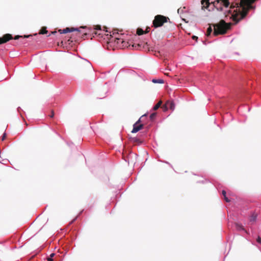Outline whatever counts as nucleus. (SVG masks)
<instances>
[{
    "label": "nucleus",
    "instance_id": "nucleus-36",
    "mask_svg": "<svg viewBox=\"0 0 261 261\" xmlns=\"http://www.w3.org/2000/svg\"><path fill=\"white\" fill-rule=\"evenodd\" d=\"M179 11H180V9H178V13L179 12Z\"/></svg>",
    "mask_w": 261,
    "mask_h": 261
},
{
    "label": "nucleus",
    "instance_id": "nucleus-16",
    "mask_svg": "<svg viewBox=\"0 0 261 261\" xmlns=\"http://www.w3.org/2000/svg\"><path fill=\"white\" fill-rule=\"evenodd\" d=\"M47 33V31L46 30V28L45 27H43L40 31V34H45Z\"/></svg>",
    "mask_w": 261,
    "mask_h": 261
},
{
    "label": "nucleus",
    "instance_id": "nucleus-28",
    "mask_svg": "<svg viewBox=\"0 0 261 261\" xmlns=\"http://www.w3.org/2000/svg\"><path fill=\"white\" fill-rule=\"evenodd\" d=\"M6 134H4L3 136V137H2V140H4L5 138H6Z\"/></svg>",
    "mask_w": 261,
    "mask_h": 261
},
{
    "label": "nucleus",
    "instance_id": "nucleus-22",
    "mask_svg": "<svg viewBox=\"0 0 261 261\" xmlns=\"http://www.w3.org/2000/svg\"><path fill=\"white\" fill-rule=\"evenodd\" d=\"M55 253H51L50 255V256L47 258V261H54L53 257L54 256Z\"/></svg>",
    "mask_w": 261,
    "mask_h": 261
},
{
    "label": "nucleus",
    "instance_id": "nucleus-14",
    "mask_svg": "<svg viewBox=\"0 0 261 261\" xmlns=\"http://www.w3.org/2000/svg\"><path fill=\"white\" fill-rule=\"evenodd\" d=\"M235 225H236V229L238 230H245L244 228V227L241 224H240L237 223L235 224Z\"/></svg>",
    "mask_w": 261,
    "mask_h": 261
},
{
    "label": "nucleus",
    "instance_id": "nucleus-8",
    "mask_svg": "<svg viewBox=\"0 0 261 261\" xmlns=\"http://www.w3.org/2000/svg\"><path fill=\"white\" fill-rule=\"evenodd\" d=\"M75 31H78L79 29L77 28H66L63 30L60 29L58 31H59V32H60V34H65V33H69V32H73Z\"/></svg>",
    "mask_w": 261,
    "mask_h": 261
},
{
    "label": "nucleus",
    "instance_id": "nucleus-30",
    "mask_svg": "<svg viewBox=\"0 0 261 261\" xmlns=\"http://www.w3.org/2000/svg\"><path fill=\"white\" fill-rule=\"evenodd\" d=\"M32 35H24L23 36V38H29L30 37H31Z\"/></svg>",
    "mask_w": 261,
    "mask_h": 261
},
{
    "label": "nucleus",
    "instance_id": "nucleus-32",
    "mask_svg": "<svg viewBox=\"0 0 261 261\" xmlns=\"http://www.w3.org/2000/svg\"><path fill=\"white\" fill-rule=\"evenodd\" d=\"M141 122V119H139L136 123H137V124H139Z\"/></svg>",
    "mask_w": 261,
    "mask_h": 261
},
{
    "label": "nucleus",
    "instance_id": "nucleus-31",
    "mask_svg": "<svg viewBox=\"0 0 261 261\" xmlns=\"http://www.w3.org/2000/svg\"><path fill=\"white\" fill-rule=\"evenodd\" d=\"M149 32V30H148V29H146V31H144V34H146L147 33H148Z\"/></svg>",
    "mask_w": 261,
    "mask_h": 261
},
{
    "label": "nucleus",
    "instance_id": "nucleus-13",
    "mask_svg": "<svg viewBox=\"0 0 261 261\" xmlns=\"http://www.w3.org/2000/svg\"><path fill=\"white\" fill-rule=\"evenodd\" d=\"M162 103V101L161 100L159 101L153 107V110L155 111L158 110L161 106Z\"/></svg>",
    "mask_w": 261,
    "mask_h": 261
},
{
    "label": "nucleus",
    "instance_id": "nucleus-7",
    "mask_svg": "<svg viewBox=\"0 0 261 261\" xmlns=\"http://www.w3.org/2000/svg\"><path fill=\"white\" fill-rule=\"evenodd\" d=\"M219 3L225 8H228L230 5L229 0H217L216 2H214V5Z\"/></svg>",
    "mask_w": 261,
    "mask_h": 261
},
{
    "label": "nucleus",
    "instance_id": "nucleus-5",
    "mask_svg": "<svg viewBox=\"0 0 261 261\" xmlns=\"http://www.w3.org/2000/svg\"><path fill=\"white\" fill-rule=\"evenodd\" d=\"M163 109L164 111H167L168 109H170L173 111L175 109V104L173 101H167L165 104L163 106Z\"/></svg>",
    "mask_w": 261,
    "mask_h": 261
},
{
    "label": "nucleus",
    "instance_id": "nucleus-20",
    "mask_svg": "<svg viewBox=\"0 0 261 261\" xmlns=\"http://www.w3.org/2000/svg\"><path fill=\"white\" fill-rule=\"evenodd\" d=\"M152 82L154 83H163V80H155V79H153L152 80Z\"/></svg>",
    "mask_w": 261,
    "mask_h": 261
},
{
    "label": "nucleus",
    "instance_id": "nucleus-21",
    "mask_svg": "<svg viewBox=\"0 0 261 261\" xmlns=\"http://www.w3.org/2000/svg\"><path fill=\"white\" fill-rule=\"evenodd\" d=\"M156 115V113H153L150 115V119L151 120H153Z\"/></svg>",
    "mask_w": 261,
    "mask_h": 261
},
{
    "label": "nucleus",
    "instance_id": "nucleus-29",
    "mask_svg": "<svg viewBox=\"0 0 261 261\" xmlns=\"http://www.w3.org/2000/svg\"><path fill=\"white\" fill-rule=\"evenodd\" d=\"M93 33H94L95 35H100L101 34L100 33H98L97 31H95Z\"/></svg>",
    "mask_w": 261,
    "mask_h": 261
},
{
    "label": "nucleus",
    "instance_id": "nucleus-11",
    "mask_svg": "<svg viewBox=\"0 0 261 261\" xmlns=\"http://www.w3.org/2000/svg\"><path fill=\"white\" fill-rule=\"evenodd\" d=\"M202 9L207 8L209 7L210 3L209 0H201Z\"/></svg>",
    "mask_w": 261,
    "mask_h": 261
},
{
    "label": "nucleus",
    "instance_id": "nucleus-9",
    "mask_svg": "<svg viewBox=\"0 0 261 261\" xmlns=\"http://www.w3.org/2000/svg\"><path fill=\"white\" fill-rule=\"evenodd\" d=\"M143 127V124H137V123H135L134 124L133 129L132 130V133H136L138 132V131H139L140 130H141V129H142Z\"/></svg>",
    "mask_w": 261,
    "mask_h": 261
},
{
    "label": "nucleus",
    "instance_id": "nucleus-6",
    "mask_svg": "<svg viewBox=\"0 0 261 261\" xmlns=\"http://www.w3.org/2000/svg\"><path fill=\"white\" fill-rule=\"evenodd\" d=\"M12 39L13 37L11 34H6L2 37H0V44L6 43Z\"/></svg>",
    "mask_w": 261,
    "mask_h": 261
},
{
    "label": "nucleus",
    "instance_id": "nucleus-33",
    "mask_svg": "<svg viewBox=\"0 0 261 261\" xmlns=\"http://www.w3.org/2000/svg\"><path fill=\"white\" fill-rule=\"evenodd\" d=\"M113 35H114L115 33H117V32H116V30H114V31H113Z\"/></svg>",
    "mask_w": 261,
    "mask_h": 261
},
{
    "label": "nucleus",
    "instance_id": "nucleus-18",
    "mask_svg": "<svg viewBox=\"0 0 261 261\" xmlns=\"http://www.w3.org/2000/svg\"><path fill=\"white\" fill-rule=\"evenodd\" d=\"M132 47L133 48H135V49L138 50V49H140L141 44H133L132 45Z\"/></svg>",
    "mask_w": 261,
    "mask_h": 261
},
{
    "label": "nucleus",
    "instance_id": "nucleus-27",
    "mask_svg": "<svg viewBox=\"0 0 261 261\" xmlns=\"http://www.w3.org/2000/svg\"><path fill=\"white\" fill-rule=\"evenodd\" d=\"M192 38H193V39H194V40H197V39H198V37L195 36H193L192 37Z\"/></svg>",
    "mask_w": 261,
    "mask_h": 261
},
{
    "label": "nucleus",
    "instance_id": "nucleus-35",
    "mask_svg": "<svg viewBox=\"0 0 261 261\" xmlns=\"http://www.w3.org/2000/svg\"><path fill=\"white\" fill-rule=\"evenodd\" d=\"M146 116V114H145V115H142V118H143V117H145V116Z\"/></svg>",
    "mask_w": 261,
    "mask_h": 261
},
{
    "label": "nucleus",
    "instance_id": "nucleus-3",
    "mask_svg": "<svg viewBox=\"0 0 261 261\" xmlns=\"http://www.w3.org/2000/svg\"><path fill=\"white\" fill-rule=\"evenodd\" d=\"M75 69L79 73H84L91 69V65L86 61H80L75 64Z\"/></svg>",
    "mask_w": 261,
    "mask_h": 261
},
{
    "label": "nucleus",
    "instance_id": "nucleus-4",
    "mask_svg": "<svg viewBox=\"0 0 261 261\" xmlns=\"http://www.w3.org/2000/svg\"><path fill=\"white\" fill-rule=\"evenodd\" d=\"M169 18L161 15H157L155 16L153 21V26L154 28L162 27L165 23L167 22Z\"/></svg>",
    "mask_w": 261,
    "mask_h": 261
},
{
    "label": "nucleus",
    "instance_id": "nucleus-15",
    "mask_svg": "<svg viewBox=\"0 0 261 261\" xmlns=\"http://www.w3.org/2000/svg\"><path fill=\"white\" fill-rule=\"evenodd\" d=\"M222 194L224 196V199L226 201V202H228L230 201L229 199L226 197V191L224 190H223L222 192Z\"/></svg>",
    "mask_w": 261,
    "mask_h": 261
},
{
    "label": "nucleus",
    "instance_id": "nucleus-34",
    "mask_svg": "<svg viewBox=\"0 0 261 261\" xmlns=\"http://www.w3.org/2000/svg\"><path fill=\"white\" fill-rule=\"evenodd\" d=\"M75 219H76V218H75L74 219H73V220L71 222V223H73V221H74Z\"/></svg>",
    "mask_w": 261,
    "mask_h": 261
},
{
    "label": "nucleus",
    "instance_id": "nucleus-10",
    "mask_svg": "<svg viewBox=\"0 0 261 261\" xmlns=\"http://www.w3.org/2000/svg\"><path fill=\"white\" fill-rule=\"evenodd\" d=\"M116 39L117 40V43H118V44L121 43L122 47H130V44H129L128 42H126V41L123 40V39H120V38H116Z\"/></svg>",
    "mask_w": 261,
    "mask_h": 261
},
{
    "label": "nucleus",
    "instance_id": "nucleus-25",
    "mask_svg": "<svg viewBox=\"0 0 261 261\" xmlns=\"http://www.w3.org/2000/svg\"><path fill=\"white\" fill-rule=\"evenodd\" d=\"M21 37H23L22 36L16 35L14 37V39L15 40H17V39H18L19 38H21Z\"/></svg>",
    "mask_w": 261,
    "mask_h": 261
},
{
    "label": "nucleus",
    "instance_id": "nucleus-26",
    "mask_svg": "<svg viewBox=\"0 0 261 261\" xmlns=\"http://www.w3.org/2000/svg\"><path fill=\"white\" fill-rule=\"evenodd\" d=\"M54 111H53V110H52V111H51V114H50V115H49V117H50V118H53V117H54Z\"/></svg>",
    "mask_w": 261,
    "mask_h": 261
},
{
    "label": "nucleus",
    "instance_id": "nucleus-12",
    "mask_svg": "<svg viewBox=\"0 0 261 261\" xmlns=\"http://www.w3.org/2000/svg\"><path fill=\"white\" fill-rule=\"evenodd\" d=\"M256 218H257V215L255 214H253L251 216L249 220L250 222H254L256 220Z\"/></svg>",
    "mask_w": 261,
    "mask_h": 261
},
{
    "label": "nucleus",
    "instance_id": "nucleus-17",
    "mask_svg": "<svg viewBox=\"0 0 261 261\" xmlns=\"http://www.w3.org/2000/svg\"><path fill=\"white\" fill-rule=\"evenodd\" d=\"M137 34L138 35H142L144 34V31L142 29L139 28L137 30Z\"/></svg>",
    "mask_w": 261,
    "mask_h": 261
},
{
    "label": "nucleus",
    "instance_id": "nucleus-23",
    "mask_svg": "<svg viewBox=\"0 0 261 261\" xmlns=\"http://www.w3.org/2000/svg\"><path fill=\"white\" fill-rule=\"evenodd\" d=\"M95 30L99 31L100 32L102 31L101 29V27L99 25H97L95 26Z\"/></svg>",
    "mask_w": 261,
    "mask_h": 261
},
{
    "label": "nucleus",
    "instance_id": "nucleus-24",
    "mask_svg": "<svg viewBox=\"0 0 261 261\" xmlns=\"http://www.w3.org/2000/svg\"><path fill=\"white\" fill-rule=\"evenodd\" d=\"M256 241L257 242H258V243L260 244L261 243V238L258 236L256 239Z\"/></svg>",
    "mask_w": 261,
    "mask_h": 261
},
{
    "label": "nucleus",
    "instance_id": "nucleus-2",
    "mask_svg": "<svg viewBox=\"0 0 261 261\" xmlns=\"http://www.w3.org/2000/svg\"><path fill=\"white\" fill-rule=\"evenodd\" d=\"M231 24L230 23H226L224 20H221L219 22L214 24V36H217L220 34H224L230 28Z\"/></svg>",
    "mask_w": 261,
    "mask_h": 261
},
{
    "label": "nucleus",
    "instance_id": "nucleus-1",
    "mask_svg": "<svg viewBox=\"0 0 261 261\" xmlns=\"http://www.w3.org/2000/svg\"><path fill=\"white\" fill-rule=\"evenodd\" d=\"M256 0H229L231 9L235 8L231 15L235 23L244 19L248 11L253 8L252 4Z\"/></svg>",
    "mask_w": 261,
    "mask_h": 261
},
{
    "label": "nucleus",
    "instance_id": "nucleus-19",
    "mask_svg": "<svg viewBox=\"0 0 261 261\" xmlns=\"http://www.w3.org/2000/svg\"><path fill=\"white\" fill-rule=\"evenodd\" d=\"M212 29L211 28V26H210L207 29V31H206V36H208L211 35V34L212 33Z\"/></svg>",
    "mask_w": 261,
    "mask_h": 261
}]
</instances>
